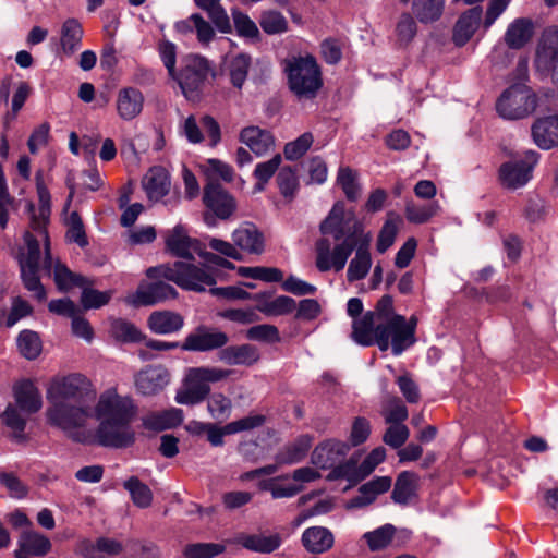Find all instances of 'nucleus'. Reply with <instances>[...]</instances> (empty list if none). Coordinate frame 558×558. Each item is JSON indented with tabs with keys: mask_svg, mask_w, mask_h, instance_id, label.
I'll return each instance as SVG.
<instances>
[{
	"mask_svg": "<svg viewBox=\"0 0 558 558\" xmlns=\"http://www.w3.org/2000/svg\"><path fill=\"white\" fill-rule=\"evenodd\" d=\"M320 232L324 236L316 242V267L319 271H341L355 251L347 279L354 282L367 276L372 267V234L364 231L353 211L347 210L343 203L335 204L320 223Z\"/></svg>",
	"mask_w": 558,
	"mask_h": 558,
	"instance_id": "1",
	"label": "nucleus"
},
{
	"mask_svg": "<svg viewBox=\"0 0 558 558\" xmlns=\"http://www.w3.org/2000/svg\"><path fill=\"white\" fill-rule=\"evenodd\" d=\"M165 242L172 255L184 260L148 268L146 275L150 279L163 278L184 290L201 292L216 284L221 268H234L229 260L204 252L199 241L190 236L182 225L168 230Z\"/></svg>",
	"mask_w": 558,
	"mask_h": 558,
	"instance_id": "2",
	"label": "nucleus"
},
{
	"mask_svg": "<svg viewBox=\"0 0 558 558\" xmlns=\"http://www.w3.org/2000/svg\"><path fill=\"white\" fill-rule=\"evenodd\" d=\"M94 398L92 383L81 374L54 379L47 390V422L75 441H86L88 435L83 427L93 417L88 402Z\"/></svg>",
	"mask_w": 558,
	"mask_h": 558,
	"instance_id": "3",
	"label": "nucleus"
},
{
	"mask_svg": "<svg viewBox=\"0 0 558 558\" xmlns=\"http://www.w3.org/2000/svg\"><path fill=\"white\" fill-rule=\"evenodd\" d=\"M36 185L39 206L37 211H34V206L28 205L31 217L32 232L25 233L26 251L22 253L20 258L21 278L25 289L34 293L38 301L46 300V290L40 282L39 278V263H40V244H45L47 248V263L50 264L49 256V239L47 234V223L50 217V194L45 186L40 173L36 174Z\"/></svg>",
	"mask_w": 558,
	"mask_h": 558,
	"instance_id": "4",
	"label": "nucleus"
},
{
	"mask_svg": "<svg viewBox=\"0 0 558 558\" xmlns=\"http://www.w3.org/2000/svg\"><path fill=\"white\" fill-rule=\"evenodd\" d=\"M416 325L415 316H411L408 320L404 316H400L377 324L372 329H367L371 338L369 345L377 344L380 351L391 348L393 355H401L415 343Z\"/></svg>",
	"mask_w": 558,
	"mask_h": 558,
	"instance_id": "5",
	"label": "nucleus"
},
{
	"mask_svg": "<svg viewBox=\"0 0 558 558\" xmlns=\"http://www.w3.org/2000/svg\"><path fill=\"white\" fill-rule=\"evenodd\" d=\"M284 73L290 90L299 99H312L323 86L320 69L314 57L299 56L284 60Z\"/></svg>",
	"mask_w": 558,
	"mask_h": 558,
	"instance_id": "6",
	"label": "nucleus"
},
{
	"mask_svg": "<svg viewBox=\"0 0 558 558\" xmlns=\"http://www.w3.org/2000/svg\"><path fill=\"white\" fill-rule=\"evenodd\" d=\"M232 373V369L214 366L190 367L185 373L182 387L177 391V403L185 405L201 403L209 396L210 384L221 381Z\"/></svg>",
	"mask_w": 558,
	"mask_h": 558,
	"instance_id": "7",
	"label": "nucleus"
},
{
	"mask_svg": "<svg viewBox=\"0 0 558 558\" xmlns=\"http://www.w3.org/2000/svg\"><path fill=\"white\" fill-rule=\"evenodd\" d=\"M537 107L535 92L524 83L508 87L498 98L496 110L506 120H521L531 116Z\"/></svg>",
	"mask_w": 558,
	"mask_h": 558,
	"instance_id": "8",
	"label": "nucleus"
},
{
	"mask_svg": "<svg viewBox=\"0 0 558 558\" xmlns=\"http://www.w3.org/2000/svg\"><path fill=\"white\" fill-rule=\"evenodd\" d=\"M97 420L99 421V425L94 434L83 427V430L88 435L85 442L94 439L97 444L110 448H126L134 442L135 433L131 427L133 420Z\"/></svg>",
	"mask_w": 558,
	"mask_h": 558,
	"instance_id": "9",
	"label": "nucleus"
},
{
	"mask_svg": "<svg viewBox=\"0 0 558 558\" xmlns=\"http://www.w3.org/2000/svg\"><path fill=\"white\" fill-rule=\"evenodd\" d=\"M213 72L209 61L199 54H187L182 60L180 71H175L174 80L183 95L191 99L199 90L208 75Z\"/></svg>",
	"mask_w": 558,
	"mask_h": 558,
	"instance_id": "10",
	"label": "nucleus"
},
{
	"mask_svg": "<svg viewBox=\"0 0 558 558\" xmlns=\"http://www.w3.org/2000/svg\"><path fill=\"white\" fill-rule=\"evenodd\" d=\"M538 159L539 154L537 151L527 149L502 163L499 169L501 184L510 190H517L526 185L532 179V173Z\"/></svg>",
	"mask_w": 558,
	"mask_h": 558,
	"instance_id": "11",
	"label": "nucleus"
},
{
	"mask_svg": "<svg viewBox=\"0 0 558 558\" xmlns=\"http://www.w3.org/2000/svg\"><path fill=\"white\" fill-rule=\"evenodd\" d=\"M137 404L129 395H120L114 387L104 390L97 400L94 414L97 418L134 420Z\"/></svg>",
	"mask_w": 558,
	"mask_h": 558,
	"instance_id": "12",
	"label": "nucleus"
},
{
	"mask_svg": "<svg viewBox=\"0 0 558 558\" xmlns=\"http://www.w3.org/2000/svg\"><path fill=\"white\" fill-rule=\"evenodd\" d=\"M534 66L542 77L549 78L558 87V28H547L542 34Z\"/></svg>",
	"mask_w": 558,
	"mask_h": 558,
	"instance_id": "13",
	"label": "nucleus"
},
{
	"mask_svg": "<svg viewBox=\"0 0 558 558\" xmlns=\"http://www.w3.org/2000/svg\"><path fill=\"white\" fill-rule=\"evenodd\" d=\"M385 458L386 449L384 447L373 449L361 463H359V458L354 454L345 462L339 463L330 472L329 478H343L352 484H356L373 473Z\"/></svg>",
	"mask_w": 558,
	"mask_h": 558,
	"instance_id": "14",
	"label": "nucleus"
},
{
	"mask_svg": "<svg viewBox=\"0 0 558 558\" xmlns=\"http://www.w3.org/2000/svg\"><path fill=\"white\" fill-rule=\"evenodd\" d=\"M401 315L396 314L393 311V302L390 295H384L377 303L374 311L367 312L362 318L353 322V340L364 347H368L371 338L367 329H372L377 324L391 320Z\"/></svg>",
	"mask_w": 558,
	"mask_h": 558,
	"instance_id": "15",
	"label": "nucleus"
},
{
	"mask_svg": "<svg viewBox=\"0 0 558 558\" xmlns=\"http://www.w3.org/2000/svg\"><path fill=\"white\" fill-rule=\"evenodd\" d=\"M177 294V290L172 286L158 281L155 283H141L135 292L125 296L124 301L126 304L135 307L150 306L169 299H174Z\"/></svg>",
	"mask_w": 558,
	"mask_h": 558,
	"instance_id": "16",
	"label": "nucleus"
},
{
	"mask_svg": "<svg viewBox=\"0 0 558 558\" xmlns=\"http://www.w3.org/2000/svg\"><path fill=\"white\" fill-rule=\"evenodd\" d=\"M228 340L225 332L201 326L186 336L181 348L185 351L205 352L222 348Z\"/></svg>",
	"mask_w": 558,
	"mask_h": 558,
	"instance_id": "17",
	"label": "nucleus"
},
{
	"mask_svg": "<svg viewBox=\"0 0 558 558\" xmlns=\"http://www.w3.org/2000/svg\"><path fill=\"white\" fill-rule=\"evenodd\" d=\"M170 383V374L160 365H149L141 369L134 378L136 391L143 396H154Z\"/></svg>",
	"mask_w": 558,
	"mask_h": 558,
	"instance_id": "18",
	"label": "nucleus"
},
{
	"mask_svg": "<svg viewBox=\"0 0 558 558\" xmlns=\"http://www.w3.org/2000/svg\"><path fill=\"white\" fill-rule=\"evenodd\" d=\"M144 105V94L136 87H123L117 93L116 110L118 117L123 121H132L140 117Z\"/></svg>",
	"mask_w": 558,
	"mask_h": 558,
	"instance_id": "19",
	"label": "nucleus"
},
{
	"mask_svg": "<svg viewBox=\"0 0 558 558\" xmlns=\"http://www.w3.org/2000/svg\"><path fill=\"white\" fill-rule=\"evenodd\" d=\"M174 29L178 34L187 36L195 34L197 43L203 47L207 48L216 40L215 28L210 22L206 21L201 14L194 13L189 17L178 21L174 24Z\"/></svg>",
	"mask_w": 558,
	"mask_h": 558,
	"instance_id": "20",
	"label": "nucleus"
},
{
	"mask_svg": "<svg viewBox=\"0 0 558 558\" xmlns=\"http://www.w3.org/2000/svg\"><path fill=\"white\" fill-rule=\"evenodd\" d=\"M231 238L240 253L260 255L265 251L264 234L253 223H242L232 232Z\"/></svg>",
	"mask_w": 558,
	"mask_h": 558,
	"instance_id": "21",
	"label": "nucleus"
},
{
	"mask_svg": "<svg viewBox=\"0 0 558 558\" xmlns=\"http://www.w3.org/2000/svg\"><path fill=\"white\" fill-rule=\"evenodd\" d=\"M350 447L347 442L329 439L320 442L312 453V463L320 469L337 468L348 453Z\"/></svg>",
	"mask_w": 558,
	"mask_h": 558,
	"instance_id": "22",
	"label": "nucleus"
},
{
	"mask_svg": "<svg viewBox=\"0 0 558 558\" xmlns=\"http://www.w3.org/2000/svg\"><path fill=\"white\" fill-rule=\"evenodd\" d=\"M203 198L205 205L221 219L229 218L235 209L234 198L217 182L207 183Z\"/></svg>",
	"mask_w": 558,
	"mask_h": 558,
	"instance_id": "23",
	"label": "nucleus"
},
{
	"mask_svg": "<svg viewBox=\"0 0 558 558\" xmlns=\"http://www.w3.org/2000/svg\"><path fill=\"white\" fill-rule=\"evenodd\" d=\"M239 138L257 157L265 156L275 147L272 134L254 125L242 129Z\"/></svg>",
	"mask_w": 558,
	"mask_h": 558,
	"instance_id": "24",
	"label": "nucleus"
},
{
	"mask_svg": "<svg viewBox=\"0 0 558 558\" xmlns=\"http://www.w3.org/2000/svg\"><path fill=\"white\" fill-rule=\"evenodd\" d=\"M483 17L480 7H474L463 12L453 27L452 39L457 46L465 45L478 29Z\"/></svg>",
	"mask_w": 558,
	"mask_h": 558,
	"instance_id": "25",
	"label": "nucleus"
},
{
	"mask_svg": "<svg viewBox=\"0 0 558 558\" xmlns=\"http://www.w3.org/2000/svg\"><path fill=\"white\" fill-rule=\"evenodd\" d=\"M532 137L541 149L558 146V116L537 119L532 125Z\"/></svg>",
	"mask_w": 558,
	"mask_h": 558,
	"instance_id": "26",
	"label": "nucleus"
},
{
	"mask_svg": "<svg viewBox=\"0 0 558 558\" xmlns=\"http://www.w3.org/2000/svg\"><path fill=\"white\" fill-rule=\"evenodd\" d=\"M44 245L45 256L43 259V268L47 271L53 270V280L60 291H68L73 287H84L86 283V279L80 275L72 272L65 265L61 264L59 260L53 262L51 254L50 256V265L47 263V248Z\"/></svg>",
	"mask_w": 558,
	"mask_h": 558,
	"instance_id": "27",
	"label": "nucleus"
},
{
	"mask_svg": "<svg viewBox=\"0 0 558 558\" xmlns=\"http://www.w3.org/2000/svg\"><path fill=\"white\" fill-rule=\"evenodd\" d=\"M142 183L147 197L153 202H158L166 196L171 186L169 172L162 167L150 168Z\"/></svg>",
	"mask_w": 558,
	"mask_h": 558,
	"instance_id": "28",
	"label": "nucleus"
},
{
	"mask_svg": "<svg viewBox=\"0 0 558 558\" xmlns=\"http://www.w3.org/2000/svg\"><path fill=\"white\" fill-rule=\"evenodd\" d=\"M391 486L389 476H377L359 488V495L349 502L350 508H362L371 505L378 495L386 493Z\"/></svg>",
	"mask_w": 558,
	"mask_h": 558,
	"instance_id": "29",
	"label": "nucleus"
},
{
	"mask_svg": "<svg viewBox=\"0 0 558 558\" xmlns=\"http://www.w3.org/2000/svg\"><path fill=\"white\" fill-rule=\"evenodd\" d=\"M223 64L231 84L235 88L241 89L251 68V57L246 53L228 54L225 58Z\"/></svg>",
	"mask_w": 558,
	"mask_h": 558,
	"instance_id": "30",
	"label": "nucleus"
},
{
	"mask_svg": "<svg viewBox=\"0 0 558 558\" xmlns=\"http://www.w3.org/2000/svg\"><path fill=\"white\" fill-rule=\"evenodd\" d=\"M332 533L324 526H312L302 534V544L305 549L313 554H322L333 545Z\"/></svg>",
	"mask_w": 558,
	"mask_h": 558,
	"instance_id": "31",
	"label": "nucleus"
},
{
	"mask_svg": "<svg viewBox=\"0 0 558 558\" xmlns=\"http://www.w3.org/2000/svg\"><path fill=\"white\" fill-rule=\"evenodd\" d=\"M183 421V411L170 408L160 412H153L143 417V426L150 430H165L177 427Z\"/></svg>",
	"mask_w": 558,
	"mask_h": 558,
	"instance_id": "32",
	"label": "nucleus"
},
{
	"mask_svg": "<svg viewBox=\"0 0 558 558\" xmlns=\"http://www.w3.org/2000/svg\"><path fill=\"white\" fill-rule=\"evenodd\" d=\"M17 547L35 557H44L51 550L52 545L44 534L33 529H25L19 536Z\"/></svg>",
	"mask_w": 558,
	"mask_h": 558,
	"instance_id": "33",
	"label": "nucleus"
},
{
	"mask_svg": "<svg viewBox=\"0 0 558 558\" xmlns=\"http://www.w3.org/2000/svg\"><path fill=\"white\" fill-rule=\"evenodd\" d=\"M14 398L16 405L28 414L37 412L43 405L39 390L29 380H25L15 387Z\"/></svg>",
	"mask_w": 558,
	"mask_h": 558,
	"instance_id": "34",
	"label": "nucleus"
},
{
	"mask_svg": "<svg viewBox=\"0 0 558 558\" xmlns=\"http://www.w3.org/2000/svg\"><path fill=\"white\" fill-rule=\"evenodd\" d=\"M446 0H413L412 13L422 24L438 22L445 11Z\"/></svg>",
	"mask_w": 558,
	"mask_h": 558,
	"instance_id": "35",
	"label": "nucleus"
},
{
	"mask_svg": "<svg viewBox=\"0 0 558 558\" xmlns=\"http://www.w3.org/2000/svg\"><path fill=\"white\" fill-rule=\"evenodd\" d=\"M183 317L174 312H154L148 318V326L155 333L168 335L179 331L183 327Z\"/></svg>",
	"mask_w": 558,
	"mask_h": 558,
	"instance_id": "36",
	"label": "nucleus"
},
{
	"mask_svg": "<svg viewBox=\"0 0 558 558\" xmlns=\"http://www.w3.org/2000/svg\"><path fill=\"white\" fill-rule=\"evenodd\" d=\"M533 36V23L527 19H517L507 28L505 43L512 49L525 46Z\"/></svg>",
	"mask_w": 558,
	"mask_h": 558,
	"instance_id": "37",
	"label": "nucleus"
},
{
	"mask_svg": "<svg viewBox=\"0 0 558 558\" xmlns=\"http://www.w3.org/2000/svg\"><path fill=\"white\" fill-rule=\"evenodd\" d=\"M82 24L76 19H68L61 27L60 45L64 54L71 56L81 48Z\"/></svg>",
	"mask_w": 558,
	"mask_h": 558,
	"instance_id": "38",
	"label": "nucleus"
},
{
	"mask_svg": "<svg viewBox=\"0 0 558 558\" xmlns=\"http://www.w3.org/2000/svg\"><path fill=\"white\" fill-rule=\"evenodd\" d=\"M219 357L229 365H252L258 361L259 354L253 345L242 344L223 349L220 351Z\"/></svg>",
	"mask_w": 558,
	"mask_h": 558,
	"instance_id": "39",
	"label": "nucleus"
},
{
	"mask_svg": "<svg viewBox=\"0 0 558 558\" xmlns=\"http://www.w3.org/2000/svg\"><path fill=\"white\" fill-rule=\"evenodd\" d=\"M441 206L437 201L427 204H416L413 201L407 202L404 214L409 222L423 225L437 216Z\"/></svg>",
	"mask_w": 558,
	"mask_h": 558,
	"instance_id": "40",
	"label": "nucleus"
},
{
	"mask_svg": "<svg viewBox=\"0 0 558 558\" xmlns=\"http://www.w3.org/2000/svg\"><path fill=\"white\" fill-rule=\"evenodd\" d=\"M240 544L253 551L269 554L280 547L282 539L279 534H255L243 535L239 539Z\"/></svg>",
	"mask_w": 558,
	"mask_h": 558,
	"instance_id": "41",
	"label": "nucleus"
},
{
	"mask_svg": "<svg viewBox=\"0 0 558 558\" xmlns=\"http://www.w3.org/2000/svg\"><path fill=\"white\" fill-rule=\"evenodd\" d=\"M281 477H275L270 480H262L258 483L260 490L269 492L275 499L290 498L299 494L303 486L294 483H282Z\"/></svg>",
	"mask_w": 558,
	"mask_h": 558,
	"instance_id": "42",
	"label": "nucleus"
},
{
	"mask_svg": "<svg viewBox=\"0 0 558 558\" xmlns=\"http://www.w3.org/2000/svg\"><path fill=\"white\" fill-rule=\"evenodd\" d=\"M123 487L129 492L133 504L138 508H148L151 505V489L136 476H131L124 481Z\"/></svg>",
	"mask_w": 558,
	"mask_h": 558,
	"instance_id": "43",
	"label": "nucleus"
},
{
	"mask_svg": "<svg viewBox=\"0 0 558 558\" xmlns=\"http://www.w3.org/2000/svg\"><path fill=\"white\" fill-rule=\"evenodd\" d=\"M416 490V476L411 472H402L395 484V488L392 492V499L397 504H407L409 502Z\"/></svg>",
	"mask_w": 558,
	"mask_h": 558,
	"instance_id": "44",
	"label": "nucleus"
},
{
	"mask_svg": "<svg viewBox=\"0 0 558 558\" xmlns=\"http://www.w3.org/2000/svg\"><path fill=\"white\" fill-rule=\"evenodd\" d=\"M20 353L27 360H35L41 353L43 344L37 332L23 330L16 340Z\"/></svg>",
	"mask_w": 558,
	"mask_h": 558,
	"instance_id": "45",
	"label": "nucleus"
},
{
	"mask_svg": "<svg viewBox=\"0 0 558 558\" xmlns=\"http://www.w3.org/2000/svg\"><path fill=\"white\" fill-rule=\"evenodd\" d=\"M337 183L342 189L347 198L355 201L361 195L357 172L349 167H340L337 175Z\"/></svg>",
	"mask_w": 558,
	"mask_h": 558,
	"instance_id": "46",
	"label": "nucleus"
},
{
	"mask_svg": "<svg viewBox=\"0 0 558 558\" xmlns=\"http://www.w3.org/2000/svg\"><path fill=\"white\" fill-rule=\"evenodd\" d=\"M396 529L391 524H385L374 531L366 532L363 539L367 543L369 550L377 551L385 549L391 542Z\"/></svg>",
	"mask_w": 558,
	"mask_h": 558,
	"instance_id": "47",
	"label": "nucleus"
},
{
	"mask_svg": "<svg viewBox=\"0 0 558 558\" xmlns=\"http://www.w3.org/2000/svg\"><path fill=\"white\" fill-rule=\"evenodd\" d=\"M207 410L213 418L227 420L232 411V401L222 392H214L208 396Z\"/></svg>",
	"mask_w": 558,
	"mask_h": 558,
	"instance_id": "48",
	"label": "nucleus"
},
{
	"mask_svg": "<svg viewBox=\"0 0 558 558\" xmlns=\"http://www.w3.org/2000/svg\"><path fill=\"white\" fill-rule=\"evenodd\" d=\"M239 275L246 278L257 279L265 282H279L283 279V274L275 267H240Z\"/></svg>",
	"mask_w": 558,
	"mask_h": 558,
	"instance_id": "49",
	"label": "nucleus"
},
{
	"mask_svg": "<svg viewBox=\"0 0 558 558\" xmlns=\"http://www.w3.org/2000/svg\"><path fill=\"white\" fill-rule=\"evenodd\" d=\"M225 545L219 543H196L185 547L184 558H214L225 551Z\"/></svg>",
	"mask_w": 558,
	"mask_h": 558,
	"instance_id": "50",
	"label": "nucleus"
},
{
	"mask_svg": "<svg viewBox=\"0 0 558 558\" xmlns=\"http://www.w3.org/2000/svg\"><path fill=\"white\" fill-rule=\"evenodd\" d=\"M277 184L282 196L289 201L295 196L299 190L296 173L290 167L280 169L277 175Z\"/></svg>",
	"mask_w": 558,
	"mask_h": 558,
	"instance_id": "51",
	"label": "nucleus"
},
{
	"mask_svg": "<svg viewBox=\"0 0 558 558\" xmlns=\"http://www.w3.org/2000/svg\"><path fill=\"white\" fill-rule=\"evenodd\" d=\"M204 169L209 182H214L216 179L230 182L234 177L233 168L220 159H208L204 166Z\"/></svg>",
	"mask_w": 558,
	"mask_h": 558,
	"instance_id": "52",
	"label": "nucleus"
},
{
	"mask_svg": "<svg viewBox=\"0 0 558 558\" xmlns=\"http://www.w3.org/2000/svg\"><path fill=\"white\" fill-rule=\"evenodd\" d=\"M313 135L310 132L303 133L296 140L289 142L284 146V156L288 160H298L312 146Z\"/></svg>",
	"mask_w": 558,
	"mask_h": 558,
	"instance_id": "53",
	"label": "nucleus"
},
{
	"mask_svg": "<svg viewBox=\"0 0 558 558\" xmlns=\"http://www.w3.org/2000/svg\"><path fill=\"white\" fill-rule=\"evenodd\" d=\"M259 24L267 34H280L288 28L287 20L277 11L264 12L260 16Z\"/></svg>",
	"mask_w": 558,
	"mask_h": 558,
	"instance_id": "54",
	"label": "nucleus"
},
{
	"mask_svg": "<svg viewBox=\"0 0 558 558\" xmlns=\"http://www.w3.org/2000/svg\"><path fill=\"white\" fill-rule=\"evenodd\" d=\"M114 337L123 342H141L145 336L131 323L119 319L112 325Z\"/></svg>",
	"mask_w": 558,
	"mask_h": 558,
	"instance_id": "55",
	"label": "nucleus"
},
{
	"mask_svg": "<svg viewBox=\"0 0 558 558\" xmlns=\"http://www.w3.org/2000/svg\"><path fill=\"white\" fill-rule=\"evenodd\" d=\"M383 415L388 424H402L408 418V409L401 400L393 398L383 408Z\"/></svg>",
	"mask_w": 558,
	"mask_h": 558,
	"instance_id": "56",
	"label": "nucleus"
},
{
	"mask_svg": "<svg viewBox=\"0 0 558 558\" xmlns=\"http://www.w3.org/2000/svg\"><path fill=\"white\" fill-rule=\"evenodd\" d=\"M112 296V291H98L92 288H84L81 303L84 308H99L106 305Z\"/></svg>",
	"mask_w": 558,
	"mask_h": 558,
	"instance_id": "57",
	"label": "nucleus"
},
{
	"mask_svg": "<svg viewBox=\"0 0 558 558\" xmlns=\"http://www.w3.org/2000/svg\"><path fill=\"white\" fill-rule=\"evenodd\" d=\"M3 423L12 429L16 439H23V432L26 425V418L19 412V410L9 405L2 414Z\"/></svg>",
	"mask_w": 558,
	"mask_h": 558,
	"instance_id": "58",
	"label": "nucleus"
},
{
	"mask_svg": "<svg viewBox=\"0 0 558 558\" xmlns=\"http://www.w3.org/2000/svg\"><path fill=\"white\" fill-rule=\"evenodd\" d=\"M311 446L308 438H301L289 446L278 458L280 463L293 464L302 460Z\"/></svg>",
	"mask_w": 558,
	"mask_h": 558,
	"instance_id": "59",
	"label": "nucleus"
},
{
	"mask_svg": "<svg viewBox=\"0 0 558 558\" xmlns=\"http://www.w3.org/2000/svg\"><path fill=\"white\" fill-rule=\"evenodd\" d=\"M160 59L168 71L170 77L175 75L177 46L168 39H162L158 44Z\"/></svg>",
	"mask_w": 558,
	"mask_h": 558,
	"instance_id": "60",
	"label": "nucleus"
},
{
	"mask_svg": "<svg viewBox=\"0 0 558 558\" xmlns=\"http://www.w3.org/2000/svg\"><path fill=\"white\" fill-rule=\"evenodd\" d=\"M232 19L236 33L240 36L247 38H255L258 36V27L255 22L248 17V15L242 13L241 11L234 10L232 11Z\"/></svg>",
	"mask_w": 558,
	"mask_h": 558,
	"instance_id": "61",
	"label": "nucleus"
},
{
	"mask_svg": "<svg viewBox=\"0 0 558 558\" xmlns=\"http://www.w3.org/2000/svg\"><path fill=\"white\" fill-rule=\"evenodd\" d=\"M398 233V223L396 219H387L384 223L377 239V251L385 253L395 242Z\"/></svg>",
	"mask_w": 558,
	"mask_h": 558,
	"instance_id": "62",
	"label": "nucleus"
},
{
	"mask_svg": "<svg viewBox=\"0 0 558 558\" xmlns=\"http://www.w3.org/2000/svg\"><path fill=\"white\" fill-rule=\"evenodd\" d=\"M410 430L403 424H390V427L386 430L383 440L386 445L391 448H400L409 438Z\"/></svg>",
	"mask_w": 558,
	"mask_h": 558,
	"instance_id": "63",
	"label": "nucleus"
},
{
	"mask_svg": "<svg viewBox=\"0 0 558 558\" xmlns=\"http://www.w3.org/2000/svg\"><path fill=\"white\" fill-rule=\"evenodd\" d=\"M294 308L295 301L292 298L280 295L265 304L260 310L267 315H283L293 312Z\"/></svg>",
	"mask_w": 558,
	"mask_h": 558,
	"instance_id": "64",
	"label": "nucleus"
}]
</instances>
